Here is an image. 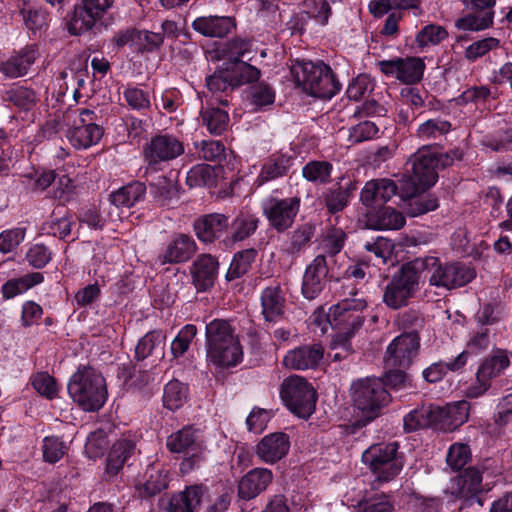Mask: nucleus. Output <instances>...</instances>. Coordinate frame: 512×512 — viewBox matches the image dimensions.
<instances>
[{
    "mask_svg": "<svg viewBox=\"0 0 512 512\" xmlns=\"http://www.w3.org/2000/svg\"><path fill=\"white\" fill-rule=\"evenodd\" d=\"M348 295L352 298H344L336 305L329 308L328 313L316 312L313 314V324L320 329L322 334L328 331V327L338 330L337 337L350 339L362 324L364 317L362 310L366 307V301L357 298V292L351 288Z\"/></svg>",
    "mask_w": 512,
    "mask_h": 512,
    "instance_id": "obj_1",
    "label": "nucleus"
},
{
    "mask_svg": "<svg viewBox=\"0 0 512 512\" xmlns=\"http://www.w3.org/2000/svg\"><path fill=\"white\" fill-rule=\"evenodd\" d=\"M207 360L217 367H232L243 357L242 347L230 324L214 319L206 325Z\"/></svg>",
    "mask_w": 512,
    "mask_h": 512,
    "instance_id": "obj_2",
    "label": "nucleus"
},
{
    "mask_svg": "<svg viewBox=\"0 0 512 512\" xmlns=\"http://www.w3.org/2000/svg\"><path fill=\"white\" fill-rule=\"evenodd\" d=\"M68 393L83 410L97 411L106 402L108 391L104 377L91 367L79 368L68 383Z\"/></svg>",
    "mask_w": 512,
    "mask_h": 512,
    "instance_id": "obj_3",
    "label": "nucleus"
},
{
    "mask_svg": "<svg viewBox=\"0 0 512 512\" xmlns=\"http://www.w3.org/2000/svg\"><path fill=\"white\" fill-rule=\"evenodd\" d=\"M293 73L297 83L313 97L330 99L341 89L331 68L322 61L297 62Z\"/></svg>",
    "mask_w": 512,
    "mask_h": 512,
    "instance_id": "obj_4",
    "label": "nucleus"
},
{
    "mask_svg": "<svg viewBox=\"0 0 512 512\" xmlns=\"http://www.w3.org/2000/svg\"><path fill=\"white\" fill-rule=\"evenodd\" d=\"M424 266L422 259L404 264L387 284L383 302L391 309L407 306L419 290L420 271Z\"/></svg>",
    "mask_w": 512,
    "mask_h": 512,
    "instance_id": "obj_5",
    "label": "nucleus"
},
{
    "mask_svg": "<svg viewBox=\"0 0 512 512\" xmlns=\"http://www.w3.org/2000/svg\"><path fill=\"white\" fill-rule=\"evenodd\" d=\"M166 447L172 453H183L185 457L179 465L182 475L197 469L205 458V445L200 432L191 426L184 427L167 437Z\"/></svg>",
    "mask_w": 512,
    "mask_h": 512,
    "instance_id": "obj_6",
    "label": "nucleus"
},
{
    "mask_svg": "<svg viewBox=\"0 0 512 512\" xmlns=\"http://www.w3.org/2000/svg\"><path fill=\"white\" fill-rule=\"evenodd\" d=\"M398 444H373L362 453V462L378 482L393 480L402 470L403 462L398 454Z\"/></svg>",
    "mask_w": 512,
    "mask_h": 512,
    "instance_id": "obj_7",
    "label": "nucleus"
},
{
    "mask_svg": "<svg viewBox=\"0 0 512 512\" xmlns=\"http://www.w3.org/2000/svg\"><path fill=\"white\" fill-rule=\"evenodd\" d=\"M448 155H437L423 147L410 158L412 175L407 186H413V193H419L433 186L438 179V169L450 163Z\"/></svg>",
    "mask_w": 512,
    "mask_h": 512,
    "instance_id": "obj_8",
    "label": "nucleus"
},
{
    "mask_svg": "<svg viewBox=\"0 0 512 512\" xmlns=\"http://www.w3.org/2000/svg\"><path fill=\"white\" fill-rule=\"evenodd\" d=\"M354 406L362 412L366 421L378 416L380 409L388 404L390 396L381 380L376 378L359 379L351 386Z\"/></svg>",
    "mask_w": 512,
    "mask_h": 512,
    "instance_id": "obj_9",
    "label": "nucleus"
},
{
    "mask_svg": "<svg viewBox=\"0 0 512 512\" xmlns=\"http://www.w3.org/2000/svg\"><path fill=\"white\" fill-rule=\"evenodd\" d=\"M280 397L285 406L298 417L306 419L315 409L316 391L302 376L293 375L284 379Z\"/></svg>",
    "mask_w": 512,
    "mask_h": 512,
    "instance_id": "obj_10",
    "label": "nucleus"
},
{
    "mask_svg": "<svg viewBox=\"0 0 512 512\" xmlns=\"http://www.w3.org/2000/svg\"><path fill=\"white\" fill-rule=\"evenodd\" d=\"M482 475L479 470L469 468L463 474L452 478L444 490L450 501L463 499V507L471 508L474 512L481 508L484 499L481 490Z\"/></svg>",
    "mask_w": 512,
    "mask_h": 512,
    "instance_id": "obj_11",
    "label": "nucleus"
},
{
    "mask_svg": "<svg viewBox=\"0 0 512 512\" xmlns=\"http://www.w3.org/2000/svg\"><path fill=\"white\" fill-rule=\"evenodd\" d=\"M422 269H429V283L432 286L443 287L446 289H452L460 286H464L469 283L474 277L475 272L458 263L442 265L434 257H429L425 260Z\"/></svg>",
    "mask_w": 512,
    "mask_h": 512,
    "instance_id": "obj_12",
    "label": "nucleus"
},
{
    "mask_svg": "<svg viewBox=\"0 0 512 512\" xmlns=\"http://www.w3.org/2000/svg\"><path fill=\"white\" fill-rule=\"evenodd\" d=\"M95 113L90 109H80L73 125L66 131V138L76 149H88L101 140L103 129L95 122Z\"/></svg>",
    "mask_w": 512,
    "mask_h": 512,
    "instance_id": "obj_13",
    "label": "nucleus"
},
{
    "mask_svg": "<svg viewBox=\"0 0 512 512\" xmlns=\"http://www.w3.org/2000/svg\"><path fill=\"white\" fill-rule=\"evenodd\" d=\"M114 0H83L75 6L67 28L72 35H82L90 31L112 7Z\"/></svg>",
    "mask_w": 512,
    "mask_h": 512,
    "instance_id": "obj_14",
    "label": "nucleus"
},
{
    "mask_svg": "<svg viewBox=\"0 0 512 512\" xmlns=\"http://www.w3.org/2000/svg\"><path fill=\"white\" fill-rule=\"evenodd\" d=\"M300 203V198L296 196L284 199L268 197L262 202V209L270 226L283 232L294 223Z\"/></svg>",
    "mask_w": 512,
    "mask_h": 512,
    "instance_id": "obj_15",
    "label": "nucleus"
},
{
    "mask_svg": "<svg viewBox=\"0 0 512 512\" xmlns=\"http://www.w3.org/2000/svg\"><path fill=\"white\" fill-rule=\"evenodd\" d=\"M420 348L418 333L406 332L392 340L386 349L384 361L387 367L408 368L416 358Z\"/></svg>",
    "mask_w": 512,
    "mask_h": 512,
    "instance_id": "obj_16",
    "label": "nucleus"
},
{
    "mask_svg": "<svg viewBox=\"0 0 512 512\" xmlns=\"http://www.w3.org/2000/svg\"><path fill=\"white\" fill-rule=\"evenodd\" d=\"M184 152V146L175 136L157 135L144 148L148 169L156 170L161 162L170 161Z\"/></svg>",
    "mask_w": 512,
    "mask_h": 512,
    "instance_id": "obj_17",
    "label": "nucleus"
},
{
    "mask_svg": "<svg viewBox=\"0 0 512 512\" xmlns=\"http://www.w3.org/2000/svg\"><path fill=\"white\" fill-rule=\"evenodd\" d=\"M380 71L388 77L412 84L420 81L425 69L424 61L418 57H396L390 60H382L377 63Z\"/></svg>",
    "mask_w": 512,
    "mask_h": 512,
    "instance_id": "obj_18",
    "label": "nucleus"
},
{
    "mask_svg": "<svg viewBox=\"0 0 512 512\" xmlns=\"http://www.w3.org/2000/svg\"><path fill=\"white\" fill-rule=\"evenodd\" d=\"M472 12L456 20L455 25L464 31H480L493 24L495 0H464Z\"/></svg>",
    "mask_w": 512,
    "mask_h": 512,
    "instance_id": "obj_19",
    "label": "nucleus"
},
{
    "mask_svg": "<svg viewBox=\"0 0 512 512\" xmlns=\"http://www.w3.org/2000/svg\"><path fill=\"white\" fill-rule=\"evenodd\" d=\"M329 268L325 255H317L314 260L307 266L303 281L302 294L306 299H315L324 289Z\"/></svg>",
    "mask_w": 512,
    "mask_h": 512,
    "instance_id": "obj_20",
    "label": "nucleus"
},
{
    "mask_svg": "<svg viewBox=\"0 0 512 512\" xmlns=\"http://www.w3.org/2000/svg\"><path fill=\"white\" fill-rule=\"evenodd\" d=\"M290 449L289 436L283 432H274L264 436L256 445V456L266 464H275L284 458Z\"/></svg>",
    "mask_w": 512,
    "mask_h": 512,
    "instance_id": "obj_21",
    "label": "nucleus"
},
{
    "mask_svg": "<svg viewBox=\"0 0 512 512\" xmlns=\"http://www.w3.org/2000/svg\"><path fill=\"white\" fill-rule=\"evenodd\" d=\"M324 349L319 344L304 345L287 352L283 363L285 367L294 370L316 368L323 360Z\"/></svg>",
    "mask_w": 512,
    "mask_h": 512,
    "instance_id": "obj_22",
    "label": "nucleus"
},
{
    "mask_svg": "<svg viewBox=\"0 0 512 512\" xmlns=\"http://www.w3.org/2000/svg\"><path fill=\"white\" fill-rule=\"evenodd\" d=\"M39 55L40 53L36 45L26 46L2 62L0 71L8 78L22 77L28 72Z\"/></svg>",
    "mask_w": 512,
    "mask_h": 512,
    "instance_id": "obj_23",
    "label": "nucleus"
},
{
    "mask_svg": "<svg viewBox=\"0 0 512 512\" xmlns=\"http://www.w3.org/2000/svg\"><path fill=\"white\" fill-rule=\"evenodd\" d=\"M273 479L272 471L267 468H254L247 472L238 485V495L250 500L266 490Z\"/></svg>",
    "mask_w": 512,
    "mask_h": 512,
    "instance_id": "obj_24",
    "label": "nucleus"
},
{
    "mask_svg": "<svg viewBox=\"0 0 512 512\" xmlns=\"http://www.w3.org/2000/svg\"><path fill=\"white\" fill-rule=\"evenodd\" d=\"M218 261L209 254L199 255L192 264L191 275L195 287L206 291L214 285L218 274Z\"/></svg>",
    "mask_w": 512,
    "mask_h": 512,
    "instance_id": "obj_25",
    "label": "nucleus"
},
{
    "mask_svg": "<svg viewBox=\"0 0 512 512\" xmlns=\"http://www.w3.org/2000/svg\"><path fill=\"white\" fill-rule=\"evenodd\" d=\"M434 407L436 424H442L447 429H456L468 420L470 404L465 400Z\"/></svg>",
    "mask_w": 512,
    "mask_h": 512,
    "instance_id": "obj_26",
    "label": "nucleus"
},
{
    "mask_svg": "<svg viewBox=\"0 0 512 512\" xmlns=\"http://www.w3.org/2000/svg\"><path fill=\"white\" fill-rule=\"evenodd\" d=\"M195 250L196 244L191 237L178 234L168 243L166 249L160 255L159 261L161 264L182 263L189 260Z\"/></svg>",
    "mask_w": 512,
    "mask_h": 512,
    "instance_id": "obj_27",
    "label": "nucleus"
},
{
    "mask_svg": "<svg viewBox=\"0 0 512 512\" xmlns=\"http://www.w3.org/2000/svg\"><path fill=\"white\" fill-rule=\"evenodd\" d=\"M397 191L394 181L386 178L368 181L360 195L362 203L366 206L376 205L389 201Z\"/></svg>",
    "mask_w": 512,
    "mask_h": 512,
    "instance_id": "obj_28",
    "label": "nucleus"
},
{
    "mask_svg": "<svg viewBox=\"0 0 512 512\" xmlns=\"http://www.w3.org/2000/svg\"><path fill=\"white\" fill-rule=\"evenodd\" d=\"M169 481V470L165 465L153 463L147 467L143 480L138 483V487L145 496H154L165 490Z\"/></svg>",
    "mask_w": 512,
    "mask_h": 512,
    "instance_id": "obj_29",
    "label": "nucleus"
},
{
    "mask_svg": "<svg viewBox=\"0 0 512 512\" xmlns=\"http://www.w3.org/2000/svg\"><path fill=\"white\" fill-rule=\"evenodd\" d=\"M235 24L226 16H201L192 22V28L205 37L222 38L229 34Z\"/></svg>",
    "mask_w": 512,
    "mask_h": 512,
    "instance_id": "obj_30",
    "label": "nucleus"
},
{
    "mask_svg": "<svg viewBox=\"0 0 512 512\" xmlns=\"http://www.w3.org/2000/svg\"><path fill=\"white\" fill-rule=\"evenodd\" d=\"M204 492L203 485L187 486L171 497L167 512H194L200 506Z\"/></svg>",
    "mask_w": 512,
    "mask_h": 512,
    "instance_id": "obj_31",
    "label": "nucleus"
},
{
    "mask_svg": "<svg viewBox=\"0 0 512 512\" xmlns=\"http://www.w3.org/2000/svg\"><path fill=\"white\" fill-rule=\"evenodd\" d=\"M228 218L223 214L205 215L194 223V230L202 242H212L228 227Z\"/></svg>",
    "mask_w": 512,
    "mask_h": 512,
    "instance_id": "obj_32",
    "label": "nucleus"
},
{
    "mask_svg": "<svg viewBox=\"0 0 512 512\" xmlns=\"http://www.w3.org/2000/svg\"><path fill=\"white\" fill-rule=\"evenodd\" d=\"M262 315L266 321L279 319L285 309V295L279 285L266 287L261 292Z\"/></svg>",
    "mask_w": 512,
    "mask_h": 512,
    "instance_id": "obj_33",
    "label": "nucleus"
},
{
    "mask_svg": "<svg viewBox=\"0 0 512 512\" xmlns=\"http://www.w3.org/2000/svg\"><path fill=\"white\" fill-rule=\"evenodd\" d=\"M404 224L403 214L389 206L382 207L367 216L368 227L375 230H397Z\"/></svg>",
    "mask_w": 512,
    "mask_h": 512,
    "instance_id": "obj_34",
    "label": "nucleus"
},
{
    "mask_svg": "<svg viewBox=\"0 0 512 512\" xmlns=\"http://www.w3.org/2000/svg\"><path fill=\"white\" fill-rule=\"evenodd\" d=\"M145 193V185L135 181L114 191L110 195V201L117 208H130L143 200Z\"/></svg>",
    "mask_w": 512,
    "mask_h": 512,
    "instance_id": "obj_35",
    "label": "nucleus"
},
{
    "mask_svg": "<svg viewBox=\"0 0 512 512\" xmlns=\"http://www.w3.org/2000/svg\"><path fill=\"white\" fill-rule=\"evenodd\" d=\"M291 165L292 158L290 156H273L264 163L255 183L257 186H261L269 181L282 177L287 174Z\"/></svg>",
    "mask_w": 512,
    "mask_h": 512,
    "instance_id": "obj_36",
    "label": "nucleus"
},
{
    "mask_svg": "<svg viewBox=\"0 0 512 512\" xmlns=\"http://www.w3.org/2000/svg\"><path fill=\"white\" fill-rule=\"evenodd\" d=\"M468 360V352L463 351L449 362H435L423 370L422 375L427 382L436 383L443 379L448 371H457L463 368Z\"/></svg>",
    "mask_w": 512,
    "mask_h": 512,
    "instance_id": "obj_37",
    "label": "nucleus"
},
{
    "mask_svg": "<svg viewBox=\"0 0 512 512\" xmlns=\"http://www.w3.org/2000/svg\"><path fill=\"white\" fill-rule=\"evenodd\" d=\"M134 450L135 443L130 439H121L114 443L107 458L106 472L116 475L134 453Z\"/></svg>",
    "mask_w": 512,
    "mask_h": 512,
    "instance_id": "obj_38",
    "label": "nucleus"
},
{
    "mask_svg": "<svg viewBox=\"0 0 512 512\" xmlns=\"http://www.w3.org/2000/svg\"><path fill=\"white\" fill-rule=\"evenodd\" d=\"M509 364L510 360L507 353L503 350H498L482 361L477 373L482 379H486L491 383V380L500 376Z\"/></svg>",
    "mask_w": 512,
    "mask_h": 512,
    "instance_id": "obj_39",
    "label": "nucleus"
},
{
    "mask_svg": "<svg viewBox=\"0 0 512 512\" xmlns=\"http://www.w3.org/2000/svg\"><path fill=\"white\" fill-rule=\"evenodd\" d=\"M43 280L44 277L40 272H32L19 278L10 279L2 286L3 297L12 299L42 283Z\"/></svg>",
    "mask_w": 512,
    "mask_h": 512,
    "instance_id": "obj_40",
    "label": "nucleus"
},
{
    "mask_svg": "<svg viewBox=\"0 0 512 512\" xmlns=\"http://www.w3.org/2000/svg\"><path fill=\"white\" fill-rule=\"evenodd\" d=\"M202 123L210 134L220 135L228 127V113L220 108L207 107L201 110Z\"/></svg>",
    "mask_w": 512,
    "mask_h": 512,
    "instance_id": "obj_41",
    "label": "nucleus"
},
{
    "mask_svg": "<svg viewBox=\"0 0 512 512\" xmlns=\"http://www.w3.org/2000/svg\"><path fill=\"white\" fill-rule=\"evenodd\" d=\"M122 96L127 106L133 110L145 112L151 107V97L148 90L128 84L123 86Z\"/></svg>",
    "mask_w": 512,
    "mask_h": 512,
    "instance_id": "obj_42",
    "label": "nucleus"
},
{
    "mask_svg": "<svg viewBox=\"0 0 512 512\" xmlns=\"http://www.w3.org/2000/svg\"><path fill=\"white\" fill-rule=\"evenodd\" d=\"M257 257V251L249 248L236 253L227 272V279L233 280L246 274L252 267Z\"/></svg>",
    "mask_w": 512,
    "mask_h": 512,
    "instance_id": "obj_43",
    "label": "nucleus"
},
{
    "mask_svg": "<svg viewBox=\"0 0 512 512\" xmlns=\"http://www.w3.org/2000/svg\"><path fill=\"white\" fill-rule=\"evenodd\" d=\"M165 335L158 330L147 332L137 343L135 354L138 359H145L154 351L160 350L163 354Z\"/></svg>",
    "mask_w": 512,
    "mask_h": 512,
    "instance_id": "obj_44",
    "label": "nucleus"
},
{
    "mask_svg": "<svg viewBox=\"0 0 512 512\" xmlns=\"http://www.w3.org/2000/svg\"><path fill=\"white\" fill-rule=\"evenodd\" d=\"M434 406L422 407L410 411L403 419L406 431H415L436 424Z\"/></svg>",
    "mask_w": 512,
    "mask_h": 512,
    "instance_id": "obj_45",
    "label": "nucleus"
},
{
    "mask_svg": "<svg viewBox=\"0 0 512 512\" xmlns=\"http://www.w3.org/2000/svg\"><path fill=\"white\" fill-rule=\"evenodd\" d=\"M451 130V123L442 118L428 119L420 124L416 136L421 140H436Z\"/></svg>",
    "mask_w": 512,
    "mask_h": 512,
    "instance_id": "obj_46",
    "label": "nucleus"
},
{
    "mask_svg": "<svg viewBox=\"0 0 512 512\" xmlns=\"http://www.w3.org/2000/svg\"><path fill=\"white\" fill-rule=\"evenodd\" d=\"M187 395L188 388L185 384L178 380H171L164 388V406L169 410H176L186 402Z\"/></svg>",
    "mask_w": 512,
    "mask_h": 512,
    "instance_id": "obj_47",
    "label": "nucleus"
},
{
    "mask_svg": "<svg viewBox=\"0 0 512 512\" xmlns=\"http://www.w3.org/2000/svg\"><path fill=\"white\" fill-rule=\"evenodd\" d=\"M259 219L252 214H240L231 223V236L234 242L242 241L253 234Z\"/></svg>",
    "mask_w": 512,
    "mask_h": 512,
    "instance_id": "obj_48",
    "label": "nucleus"
},
{
    "mask_svg": "<svg viewBox=\"0 0 512 512\" xmlns=\"http://www.w3.org/2000/svg\"><path fill=\"white\" fill-rule=\"evenodd\" d=\"M417 193H413V186H407L406 195L409 197L407 214L412 217L433 211L438 207L436 198L430 196L416 197Z\"/></svg>",
    "mask_w": 512,
    "mask_h": 512,
    "instance_id": "obj_49",
    "label": "nucleus"
},
{
    "mask_svg": "<svg viewBox=\"0 0 512 512\" xmlns=\"http://www.w3.org/2000/svg\"><path fill=\"white\" fill-rule=\"evenodd\" d=\"M344 132L347 135V142L354 145L374 139L378 135L379 128L372 121H362L347 128Z\"/></svg>",
    "mask_w": 512,
    "mask_h": 512,
    "instance_id": "obj_50",
    "label": "nucleus"
},
{
    "mask_svg": "<svg viewBox=\"0 0 512 512\" xmlns=\"http://www.w3.org/2000/svg\"><path fill=\"white\" fill-rule=\"evenodd\" d=\"M215 169L208 164L192 167L186 177V183L191 187L213 186L215 184Z\"/></svg>",
    "mask_w": 512,
    "mask_h": 512,
    "instance_id": "obj_51",
    "label": "nucleus"
},
{
    "mask_svg": "<svg viewBox=\"0 0 512 512\" xmlns=\"http://www.w3.org/2000/svg\"><path fill=\"white\" fill-rule=\"evenodd\" d=\"M447 36L448 33L442 26L429 24L417 33L415 40L419 47L425 48L439 44Z\"/></svg>",
    "mask_w": 512,
    "mask_h": 512,
    "instance_id": "obj_52",
    "label": "nucleus"
},
{
    "mask_svg": "<svg viewBox=\"0 0 512 512\" xmlns=\"http://www.w3.org/2000/svg\"><path fill=\"white\" fill-rule=\"evenodd\" d=\"M68 447L64 441L56 436H47L43 439L42 454L45 462L56 463L66 454Z\"/></svg>",
    "mask_w": 512,
    "mask_h": 512,
    "instance_id": "obj_53",
    "label": "nucleus"
},
{
    "mask_svg": "<svg viewBox=\"0 0 512 512\" xmlns=\"http://www.w3.org/2000/svg\"><path fill=\"white\" fill-rule=\"evenodd\" d=\"M332 166L326 161H310L302 169L303 177L314 183H325L331 176Z\"/></svg>",
    "mask_w": 512,
    "mask_h": 512,
    "instance_id": "obj_54",
    "label": "nucleus"
},
{
    "mask_svg": "<svg viewBox=\"0 0 512 512\" xmlns=\"http://www.w3.org/2000/svg\"><path fill=\"white\" fill-rule=\"evenodd\" d=\"M252 43L242 39H234L225 44L221 50L222 58L234 63L235 65L242 62L251 53Z\"/></svg>",
    "mask_w": 512,
    "mask_h": 512,
    "instance_id": "obj_55",
    "label": "nucleus"
},
{
    "mask_svg": "<svg viewBox=\"0 0 512 512\" xmlns=\"http://www.w3.org/2000/svg\"><path fill=\"white\" fill-rule=\"evenodd\" d=\"M197 334V328L193 324L185 325L171 343V353L174 358L181 357L188 351L192 340Z\"/></svg>",
    "mask_w": 512,
    "mask_h": 512,
    "instance_id": "obj_56",
    "label": "nucleus"
},
{
    "mask_svg": "<svg viewBox=\"0 0 512 512\" xmlns=\"http://www.w3.org/2000/svg\"><path fill=\"white\" fill-rule=\"evenodd\" d=\"M33 388L42 396L52 399L57 395L58 386L55 379L46 372H39L31 378Z\"/></svg>",
    "mask_w": 512,
    "mask_h": 512,
    "instance_id": "obj_57",
    "label": "nucleus"
},
{
    "mask_svg": "<svg viewBox=\"0 0 512 512\" xmlns=\"http://www.w3.org/2000/svg\"><path fill=\"white\" fill-rule=\"evenodd\" d=\"M155 199L161 204H168L169 200L177 195V185L172 179L159 177L157 182L152 184Z\"/></svg>",
    "mask_w": 512,
    "mask_h": 512,
    "instance_id": "obj_58",
    "label": "nucleus"
},
{
    "mask_svg": "<svg viewBox=\"0 0 512 512\" xmlns=\"http://www.w3.org/2000/svg\"><path fill=\"white\" fill-rule=\"evenodd\" d=\"M373 88L374 83L372 79L366 74H360L350 82L346 93L349 99L358 101L370 93Z\"/></svg>",
    "mask_w": 512,
    "mask_h": 512,
    "instance_id": "obj_59",
    "label": "nucleus"
},
{
    "mask_svg": "<svg viewBox=\"0 0 512 512\" xmlns=\"http://www.w3.org/2000/svg\"><path fill=\"white\" fill-rule=\"evenodd\" d=\"M471 456L468 445L463 443H454L450 446L447 453V464L454 470L463 468Z\"/></svg>",
    "mask_w": 512,
    "mask_h": 512,
    "instance_id": "obj_60",
    "label": "nucleus"
},
{
    "mask_svg": "<svg viewBox=\"0 0 512 512\" xmlns=\"http://www.w3.org/2000/svg\"><path fill=\"white\" fill-rule=\"evenodd\" d=\"M356 187L350 183L346 188H338L331 191L326 197V206L331 213H336L343 210L349 200L351 191Z\"/></svg>",
    "mask_w": 512,
    "mask_h": 512,
    "instance_id": "obj_61",
    "label": "nucleus"
},
{
    "mask_svg": "<svg viewBox=\"0 0 512 512\" xmlns=\"http://www.w3.org/2000/svg\"><path fill=\"white\" fill-rule=\"evenodd\" d=\"M252 103L261 108L272 105L275 101V91L267 83L260 82L250 88Z\"/></svg>",
    "mask_w": 512,
    "mask_h": 512,
    "instance_id": "obj_62",
    "label": "nucleus"
},
{
    "mask_svg": "<svg viewBox=\"0 0 512 512\" xmlns=\"http://www.w3.org/2000/svg\"><path fill=\"white\" fill-rule=\"evenodd\" d=\"M500 45L499 39L495 37H487L470 44L465 51V56L469 60H476L484 56L489 51L498 48Z\"/></svg>",
    "mask_w": 512,
    "mask_h": 512,
    "instance_id": "obj_63",
    "label": "nucleus"
},
{
    "mask_svg": "<svg viewBox=\"0 0 512 512\" xmlns=\"http://www.w3.org/2000/svg\"><path fill=\"white\" fill-rule=\"evenodd\" d=\"M234 77L231 79L233 84L242 85L252 83L260 78L261 72L255 66L247 62H239L233 70Z\"/></svg>",
    "mask_w": 512,
    "mask_h": 512,
    "instance_id": "obj_64",
    "label": "nucleus"
}]
</instances>
